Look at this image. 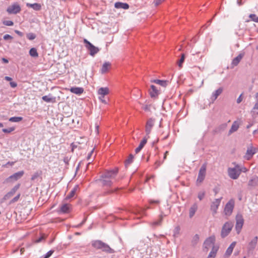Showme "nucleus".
<instances>
[{"label":"nucleus","mask_w":258,"mask_h":258,"mask_svg":"<svg viewBox=\"0 0 258 258\" xmlns=\"http://www.w3.org/2000/svg\"><path fill=\"white\" fill-rule=\"evenodd\" d=\"M92 246L96 249L101 250L102 252L106 253H113L115 251L111 248L107 243L100 240H96L92 241Z\"/></svg>","instance_id":"obj_1"},{"label":"nucleus","mask_w":258,"mask_h":258,"mask_svg":"<svg viewBox=\"0 0 258 258\" xmlns=\"http://www.w3.org/2000/svg\"><path fill=\"white\" fill-rule=\"evenodd\" d=\"M84 43L85 44V47L89 52V54L92 56H94L97 54L100 50V49L93 45L86 39H84Z\"/></svg>","instance_id":"obj_2"},{"label":"nucleus","mask_w":258,"mask_h":258,"mask_svg":"<svg viewBox=\"0 0 258 258\" xmlns=\"http://www.w3.org/2000/svg\"><path fill=\"white\" fill-rule=\"evenodd\" d=\"M235 165L234 167L233 168H229L228 169V174L229 176L233 179H237L239 175V165L236 164L235 163H233Z\"/></svg>","instance_id":"obj_3"},{"label":"nucleus","mask_w":258,"mask_h":258,"mask_svg":"<svg viewBox=\"0 0 258 258\" xmlns=\"http://www.w3.org/2000/svg\"><path fill=\"white\" fill-rule=\"evenodd\" d=\"M233 224L231 222H226L222 227L221 236L222 238L226 237L231 231Z\"/></svg>","instance_id":"obj_4"},{"label":"nucleus","mask_w":258,"mask_h":258,"mask_svg":"<svg viewBox=\"0 0 258 258\" xmlns=\"http://www.w3.org/2000/svg\"><path fill=\"white\" fill-rule=\"evenodd\" d=\"M235 205V201L233 199H230L228 203L225 205L224 213L227 216H230L232 213Z\"/></svg>","instance_id":"obj_5"},{"label":"nucleus","mask_w":258,"mask_h":258,"mask_svg":"<svg viewBox=\"0 0 258 258\" xmlns=\"http://www.w3.org/2000/svg\"><path fill=\"white\" fill-rule=\"evenodd\" d=\"M222 199V197L219 199H216L211 203L210 205V210L213 216H215L217 214V210Z\"/></svg>","instance_id":"obj_6"},{"label":"nucleus","mask_w":258,"mask_h":258,"mask_svg":"<svg viewBox=\"0 0 258 258\" xmlns=\"http://www.w3.org/2000/svg\"><path fill=\"white\" fill-rule=\"evenodd\" d=\"M243 223L244 219L243 218L242 215L240 214H237L236 216L235 229L238 234L240 233L243 226Z\"/></svg>","instance_id":"obj_7"},{"label":"nucleus","mask_w":258,"mask_h":258,"mask_svg":"<svg viewBox=\"0 0 258 258\" xmlns=\"http://www.w3.org/2000/svg\"><path fill=\"white\" fill-rule=\"evenodd\" d=\"M206 163L203 164L202 165L199 170L198 178L197 179V183H202L204 181L206 176Z\"/></svg>","instance_id":"obj_8"},{"label":"nucleus","mask_w":258,"mask_h":258,"mask_svg":"<svg viewBox=\"0 0 258 258\" xmlns=\"http://www.w3.org/2000/svg\"><path fill=\"white\" fill-rule=\"evenodd\" d=\"M24 174V171H20L18 172L15 173L13 175L9 176L5 180L6 182H10L16 181L21 178Z\"/></svg>","instance_id":"obj_9"},{"label":"nucleus","mask_w":258,"mask_h":258,"mask_svg":"<svg viewBox=\"0 0 258 258\" xmlns=\"http://www.w3.org/2000/svg\"><path fill=\"white\" fill-rule=\"evenodd\" d=\"M20 11L21 7L17 3L13 4L7 9V12L10 14H16L19 13Z\"/></svg>","instance_id":"obj_10"},{"label":"nucleus","mask_w":258,"mask_h":258,"mask_svg":"<svg viewBox=\"0 0 258 258\" xmlns=\"http://www.w3.org/2000/svg\"><path fill=\"white\" fill-rule=\"evenodd\" d=\"M215 241V237L214 236H210L207 238L204 243V247L207 250L209 249L210 247L215 246L214 243Z\"/></svg>","instance_id":"obj_11"},{"label":"nucleus","mask_w":258,"mask_h":258,"mask_svg":"<svg viewBox=\"0 0 258 258\" xmlns=\"http://www.w3.org/2000/svg\"><path fill=\"white\" fill-rule=\"evenodd\" d=\"M117 172V169H115L110 171H107L101 176V177L107 178V179L109 178L111 179L115 177Z\"/></svg>","instance_id":"obj_12"},{"label":"nucleus","mask_w":258,"mask_h":258,"mask_svg":"<svg viewBox=\"0 0 258 258\" xmlns=\"http://www.w3.org/2000/svg\"><path fill=\"white\" fill-rule=\"evenodd\" d=\"M155 124V119L150 118L147 121L146 127H145V132L146 133L147 135H149L152 130V127Z\"/></svg>","instance_id":"obj_13"},{"label":"nucleus","mask_w":258,"mask_h":258,"mask_svg":"<svg viewBox=\"0 0 258 258\" xmlns=\"http://www.w3.org/2000/svg\"><path fill=\"white\" fill-rule=\"evenodd\" d=\"M20 186V184L16 185L9 192H8L3 198V200L6 201L10 199L19 188Z\"/></svg>","instance_id":"obj_14"},{"label":"nucleus","mask_w":258,"mask_h":258,"mask_svg":"<svg viewBox=\"0 0 258 258\" xmlns=\"http://www.w3.org/2000/svg\"><path fill=\"white\" fill-rule=\"evenodd\" d=\"M71 205L68 204H62L57 212L59 214H66L70 212Z\"/></svg>","instance_id":"obj_15"},{"label":"nucleus","mask_w":258,"mask_h":258,"mask_svg":"<svg viewBox=\"0 0 258 258\" xmlns=\"http://www.w3.org/2000/svg\"><path fill=\"white\" fill-rule=\"evenodd\" d=\"M149 94L151 98H156L159 94V90L154 85L151 86V89L149 90Z\"/></svg>","instance_id":"obj_16"},{"label":"nucleus","mask_w":258,"mask_h":258,"mask_svg":"<svg viewBox=\"0 0 258 258\" xmlns=\"http://www.w3.org/2000/svg\"><path fill=\"white\" fill-rule=\"evenodd\" d=\"M223 91V89L222 87H220L217 90L213 92L211 97V100L212 102H214L217 97L222 93Z\"/></svg>","instance_id":"obj_17"},{"label":"nucleus","mask_w":258,"mask_h":258,"mask_svg":"<svg viewBox=\"0 0 258 258\" xmlns=\"http://www.w3.org/2000/svg\"><path fill=\"white\" fill-rule=\"evenodd\" d=\"M198 209V205L195 203L189 209V217L192 218Z\"/></svg>","instance_id":"obj_18"},{"label":"nucleus","mask_w":258,"mask_h":258,"mask_svg":"<svg viewBox=\"0 0 258 258\" xmlns=\"http://www.w3.org/2000/svg\"><path fill=\"white\" fill-rule=\"evenodd\" d=\"M42 99L47 103H55L56 102V97L52 96L51 94H49L48 95L43 96L42 97Z\"/></svg>","instance_id":"obj_19"},{"label":"nucleus","mask_w":258,"mask_h":258,"mask_svg":"<svg viewBox=\"0 0 258 258\" xmlns=\"http://www.w3.org/2000/svg\"><path fill=\"white\" fill-rule=\"evenodd\" d=\"M244 54L242 53L239 54L236 57L233 59L231 62V68H233L234 67L237 66L242 57H243Z\"/></svg>","instance_id":"obj_20"},{"label":"nucleus","mask_w":258,"mask_h":258,"mask_svg":"<svg viewBox=\"0 0 258 258\" xmlns=\"http://www.w3.org/2000/svg\"><path fill=\"white\" fill-rule=\"evenodd\" d=\"M239 125H240V123L238 121H237V120L234 121L233 122L232 126L231 127V128L230 129V130L229 131L228 135H230L233 133L237 131L239 127Z\"/></svg>","instance_id":"obj_21"},{"label":"nucleus","mask_w":258,"mask_h":258,"mask_svg":"<svg viewBox=\"0 0 258 258\" xmlns=\"http://www.w3.org/2000/svg\"><path fill=\"white\" fill-rule=\"evenodd\" d=\"M248 185L251 187H254L258 185V176H253L249 180Z\"/></svg>","instance_id":"obj_22"},{"label":"nucleus","mask_w":258,"mask_h":258,"mask_svg":"<svg viewBox=\"0 0 258 258\" xmlns=\"http://www.w3.org/2000/svg\"><path fill=\"white\" fill-rule=\"evenodd\" d=\"M255 153V151L254 149H253L252 147L248 148L247 151H246V154H245V158L246 159L249 160V159H250L252 157V156Z\"/></svg>","instance_id":"obj_23"},{"label":"nucleus","mask_w":258,"mask_h":258,"mask_svg":"<svg viewBox=\"0 0 258 258\" xmlns=\"http://www.w3.org/2000/svg\"><path fill=\"white\" fill-rule=\"evenodd\" d=\"M70 91L71 92L80 95L84 92V89L82 87H72L70 88Z\"/></svg>","instance_id":"obj_24"},{"label":"nucleus","mask_w":258,"mask_h":258,"mask_svg":"<svg viewBox=\"0 0 258 258\" xmlns=\"http://www.w3.org/2000/svg\"><path fill=\"white\" fill-rule=\"evenodd\" d=\"M147 142V138L146 137H144L141 141L139 146L135 149L136 153H138L143 149Z\"/></svg>","instance_id":"obj_25"},{"label":"nucleus","mask_w":258,"mask_h":258,"mask_svg":"<svg viewBox=\"0 0 258 258\" xmlns=\"http://www.w3.org/2000/svg\"><path fill=\"white\" fill-rule=\"evenodd\" d=\"M115 8L116 9H122L127 10L129 8V5L127 3L117 2L115 4Z\"/></svg>","instance_id":"obj_26"},{"label":"nucleus","mask_w":258,"mask_h":258,"mask_svg":"<svg viewBox=\"0 0 258 258\" xmlns=\"http://www.w3.org/2000/svg\"><path fill=\"white\" fill-rule=\"evenodd\" d=\"M151 82L152 83H155L156 84H159V85L162 87H166L169 83V81L167 80H152Z\"/></svg>","instance_id":"obj_27"},{"label":"nucleus","mask_w":258,"mask_h":258,"mask_svg":"<svg viewBox=\"0 0 258 258\" xmlns=\"http://www.w3.org/2000/svg\"><path fill=\"white\" fill-rule=\"evenodd\" d=\"M109 93V89L107 87H101L98 90V94L100 96H105Z\"/></svg>","instance_id":"obj_28"},{"label":"nucleus","mask_w":258,"mask_h":258,"mask_svg":"<svg viewBox=\"0 0 258 258\" xmlns=\"http://www.w3.org/2000/svg\"><path fill=\"white\" fill-rule=\"evenodd\" d=\"M257 237L255 236L249 243V244H248L249 250L253 249L255 247V246L257 244Z\"/></svg>","instance_id":"obj_29"},{"label":"nucleus","mask_w":258,"mask_h":258,"mask_svg":"<svg viewBox=\"0 0 258 258\" xmlns=\"http://www.w3.org/2000/svg\"><path fill=\"white\" fill-rule=\"evenodd\" d=\"M219 249V247L217 246H214L210 252L209 253L207 258H215L217 251Z\"/></svg>","instance_id":"obj_30"},{"label":"nucleus","mask_w":258,"mask_h":258,"mask_svg":"<svg viewBox=\"0 0 258 258\" xmlns=\"http://www.w3.org/2000/svg\"><path fill=\"white\" fill-rule=\"evenodd\" d=\"M111 66V63L108 61L105 62L101 69V73L104 74L106 73Z\"/></svg>","instance_id":"obj_31"},{"label":"nucleus","mask_w":258,"mask_h":258,"mask_svg":"<svg viewBox=\"0 0 258 258\" xmlns=\"http://www.w3.org/2000/svg\"><path fill=\"white\" fill-rule=\"evenodd\" d=\"M100 180L101 181L103 185L110 186L112 185L111 179L107 178L101 177Z\"/></svg>","instance_id":"obj_32"},{"label":"nucleus","mask_w":258,"mask_h":258,"mask_svg":"<svg viewBox=\"0 0 258 258\" xmlns=\"http://www.w3.org/2000/svg\"><path fill=\"white\" fill-rule=\"evenodd\" d=\"M235 244H236V242H233L230 245V246L228 247V248L227 249L226 252H225V254L227 256H229L232 253L233 248H234V247L235 246Z\"/></svg>","instance_id":"obj_33"},{"label":"nucleus","mask_w":258,"mask_h":258,"mask_svg":"<svg viewBox=\"0 0 258 258\" xmlns=\"http://www.w3.org/2000/svg\"><path fill=\"white\" fill-rule=\"evenodd\" d=\"M227 123H224L220 124L217 127H216L215 130V132L216 133H220L223 131H224L227 127Z\"/></svg>","instance_id":"obj_34"},{"label":"nucleus","mask_w":258,"mask_h":258,"mask_svg":"<svg viewBox=\"0 0 258 258\" xmlns=\"http://www.w3.org/2000/svg\"><path fill=\"white\" fill-rule=\"evenodd\" d=\"M27 6L32 8L35 11H39L41 8V5L38 3L27 4Z\"/></svg>","instance_id":"obj_35"},{"label":"nucleus","mask_w":258,"mask_h":258,"mask_svg":"<svg viewBox=\"0 0 258 258\" xmlns=\"http://www.w3.org/2000/svg\"><path fill=\"white\" fill-rule=\"evenodd\" d=\"M78 188V185H75V187L73 188V189L71 191V192L69 193V194L67 196L66 199H70L72 198H73L75 195V193Z\"/></svg>","instance_id":"obj_36"},{"label":"nucleus","mask_w":258,"mask_h":258,"mask_svg":"<svg viewBox=\"0 0 258 258\" xmlns=\"http://www.w3.org/2000/svg\"><path fill=\"white\" fill-rule=\"evenodd\" d=\"M30 55L33 57H37L38 56V53L37 49L35 48H32L29 50Z\"/></svg>","instance_id":"obj_37"},{"label":"nucleus","mask_w":258,"mask_h":258,"mask_svg":"<svg viewBox=\"0 0 258 258\" xmlns=\"http://www.w3.org/2000/svg\"><path fill=\"white\" fill-rule=\"evenodd\" d=\"M162 217L161 216L160 217V218L157 220V221H154L153 222H152L151 223V225L153 227H155L157 226H159L161 225V223L162 222Z\"/></svg>","instance_id":"obj_38"},{"label":"nucleus","mask_w":258,"mask_h":258,"mask_svg":"<svg viewBox=\"0 0 258 258\" xmlns=\"http://www.w3.org/2000/svg\"><path fill=\"white\" fill-rule=\"evenodd\" d=\"M23 119L22 117L14 116L9 118V121L11 122H18L21 121Z\"/></svg>","instance_id":"obj_39"},{"label":"nucleus","mask_w":258,"mask_h":258,"mask_svg":"<svg viewBox=\"0 0 258 258\" xmlns=\"http://www.w3.org/2000/svg\"><path fill=\"white\" fill-rule=\"evenodd\" d=\"M134 156L132 154H130L125 162V165L126 167L127 165H130L133 161Z\"/></svg>","instance_id":"obj_40"},{"label":"nucleus","mask_w":258,"mask_h":258,"mask_svg":"<svg viewBox=\"0 0 258 258\" xmlns=\"http://www.w3.org/2000/svg\"><path fill=\"white\" fill-rule=\"evenodd\" d=\"M184 59H185V55H184V54L183 53L181 54V58L177 62L178 66L179 68L182 67V63L184 61Z\"/></svg>","instance_id":"obj_41"},{"label":"nucleus","mask_w":258,"mask_h":258,"mask_svg":"<svg viewBox=\"0 0 258 258\" xmlns=\"http://www.w3.org/2000/svg\"><path fill=\"white\" fill-rule=\"evenodd\" d=\"M199 240V236L198 234H196L192 240V244L193 245H196Z\"/></svg>","instance_id":"obj_42"},{"label":"nucleus","mask_w":258,"mask_h":258,"mask_svg":"<svg viewBox=\"0 0 258 258\" xmlns=\"http://www.w3.org/2000/svg\"><path fill=\"white\" fill-rule=\"evenodd\" d=\"M205 196V191H201L199 192L198 195V198L200 200L202 201Z\"/></svg>","instance_id":"obj_43"},{"label":"nucleus","mask_w":258,"mask_h":258,"mask_svg":"<svg viewBox=\"0 0 258 258\" xmlns=\"http://www.w3.org/2000/svg\"><path fill=\"white\" fill-rule=\"evenodd\" d=\"M36 37V35L33 33H29L27 34V38L30 40H34Z\"/></svg>","instance_id":"obj_44"},{"label":"nucleus","mask_w":258,"mask_h":258,"mask_svg":"<svg viewBox=\"0 0 258 258\" xmlns=\"http://www.w3.org/2000/svg\"><path fill=\"white\" fill-rule=\"evenodd\" d=\"M249 17L253 22L258 23V17L255 14H250Z\"/></svg>","instance_id":"obj_45"},{"label":"nucleus","mask_w":258,"mask_h":258,"mask_svg":"<svg viewBox=\"0 0 258 258\" xmlns=\"http://www.w3.org/2000/svg\"><path fill=\"white\" fill-rule=\"evenodd\" d=\"M179 232H180L179 227V226L176 227L174 230L173 236L174 237H177L178 236V235L179 234Z\"/></svg>","instance_id":"obj_46"},{"label":"nucleus","mask_w":258,"mask_h":258,"mask_svg":"<svg viewBox=\"0 0 258 258\" xmlns=\"http://www.w3.org/2000/svg\"><path fill=\"white\" fill-rule=\"evenodd\" d=\"M15 128L13 127H10L9 128H4L3 129V132L5 133H10L11 132L14 131Z\"/></svg>","instance_id":"obj_47"},{"label":"nucleus","mask_w":258,"mask_h":258,"mask_svg":"<svg viewBox=\"0 0 258 258\" xmlns=\"http://www.w3.org/2000/svg\"><path fill=\"white\" fill-rule=\"evenodd\" d=\"M253 112L254 113L258 115V103H256L253 107Z\"/></svg>","instance_id":"obj_48"},{"label":"nucleus","mask_w":258,"mask_h":258,"mask_svg":"<svg viewBox=\"0 0 258 258\" xmlns=\"http://www.w3.org/2000/svg\"><path fill=\"white\" fill-rule=\"evenodd\" d=\"M3 24L6 26H11L14 25V23L12 21H4Z\"/></svg>","instance_id":"obj_49"},{"label":"nucleus","mask_w":258,"mask_h":258,"mask_svg":"<svg viewBox=\"0 0 258 258\" xmlns=\"http://www.w3.org/2000/svg\"><path fill=\"white\" fill-rule=\"evenodd\" d=\"M239 174H240L242 172H246L247 170V169L244 167V166H240L239 165Z\"/></svg>","instance_id":"obj_50"},{"label":"nucleus","mask_w":258,"mask_h":258,"mask_svg":"<svg viewBox=\"0 0 258 258\" xmlns=\"http://www.w3.org/2000/svg\"><path fill=\"white\" fill-rule=\"evenodd\" d=\"M54 252L53 250H50L49 251H48L45 255H44L43 258H49L52 254Z\"/></svg>","instance_id":"obj_51"},{"label":"nucleus","mask_w":258,"mask_h":258,"mask_svg":"<svg viewBox=\"0 0 258 258\" xmlns=\"http://www.w3.org/2000/svg\"><path fill=\"white\" fill-rule=\"evenodd\" d=\"M20 197V194H19L18 195H17L15 197H14L11 201V203H15L18 201Z\"/></svg>","instance_id":"obj_52"},{"label":"nucleus","mask_w":258,"mask_h":258,"mask_svg":"<svg viewBox=\"0 0 258 258\" xmlns=\"http://www.w3.org/2000/svg\"><path fill=\"white\" fill-rule=\"evenodd\" d=\"M164 0H154V3L155 6H157L163 2Z\"/></svg>","instance_id":"obj_53"},{"label":"nucleus","mask_w":258,"mask_h":258,"mask_svg":"<svg viewBox=\"0 0 258 258\" xmlns=\"http://www.w3.org/2000/svg\"><path fill=\"white\" fill-rule=\"evenodd\" d=\"M4 39L6 40L8 39L12 40L13 39V37L9 34H6L4 36Z\"/></svg>","instance_id":"obj_54"},{"label":"nucleus","mask_w":258,"mask_h":258,"mask_svg":"<svg viewBox=\"0 0 258 258\" xmlns=\"http://www.w3.org/2000/svg\"><path fill=\"white\" fill-rule=\"evenodd\" d=\"M99 99L102 103H107V101L104 99V96L99 95Z\"/></svg>","instance_id":"obj_55"},{"label":"nucleus","mask_w":258,"mask_h":258,"mask_svg":"<svg viewBox=\"0 0 258 258\" xmlns=\"http://www.w3.org/2000/svg\"><path fill=\"white\" fill-rule=\"evenodd\" d=\"M94 149H93L90 152V153L88 154L87 155V159L88 160H89L91 158V157L92 156L93 152H94Z\"/></svg>","instance_id":"obj_56"},{"label":"nucleus","mask_w":258,"mask_h":258,"mask_svg":"<svg viewBox=\"0 0 258 258\" xmlns=\"http://www.w3.org/2000/svg\"><path fill=\"white\" fill-rule=\"evenodd\" d=\"M39 176V174L37 172L35 173L31 177V180H34Z\"/></svg>","instance_id":"obj_57"},{"label":"nucleus","mask_w":258,"mask_h":258,"mask_svg":"<svg viewBox=\"0 0 258 258\" xmlns=\"http://www.w3.org/2000/svg\"><path fill=\"white\" fill-rule=\"evenodd\" d=\"M10 86L12 88H15L17 86V83L15 82H10Z\"/></svg>","instance_id":"obj_58"},{"label":"nucleus","mask_w":258,"mask_h":258,"mask_svg":"<svg viewBox=\"0 0 258 258\" xmlns=\"http://www.w3.org/2000/svg\"><path fill=\"white\" fill-rule=\"evenodd\" d=\"M142 109L145 111H149L150 110V107L149 105H146L142 107Z\"/></svg>","instance_id":"obj_59"},{"label":"nucleus","mask_w":258,"mask_h":258,"mask_svg":"<svg viewBox=\"0 0 258 258\" xmlns=\"http://www.w3.org/2000/svg\"><path fill=\"white\" fill-rule=\"evenodd\" d=\"M70 158H69L68 157H66L63 159V161L66 164H68L70 161Z\"/></svg>","instance_id":"obj_60"},{"label":"nucleus","mask_w":258,"mask_h":258,"mask_svg":"<svg viewBox=\"0 0 258 258\" xmlns=\"http://www.w3.org/2000/svg\"><path fill=\"white\" fill-rule=\"evenodd\" d=\"M15 32L21 37L23 36V33L19 30H15Z\"/></svg>","instance_id":"obj_61"},{"label":"nucleus","mask_w":258,"mask_h":258,"mask_svg":"<svg viewBox=\"0 0 258 258\" xmlns=\"http://www.w3.org/2000/svg\"><path fill=\"white\" fill-rule=\"evenodd\" d=\"M213 190L215 194V195H216L219 192V189L218 187H216L214 188Z\"/></svg>","instance_id":"obj_62"},{"label":"nucleus","mask_w":258,"mask_h":258,"mask_svg":"<svg viewBox=\"0 0 258 258\" xmlns=\"http://www.w3.org/2000/svg\"><path fill=\"white\" fill-rule=\"evenodd\" d=\"M86 220V218H85L83 220V221L81 223H80L79 224H78L76 227H81L83 224H84V223L85 222Z\"/></svg>","instance_id":"obj_63"},{"label":"nucleus","mask_w":258,"mask_h":258,"mask_svg":"<svg viewBox=\"0 0 258 258\" xmlns=\"http://www.w3.org/2000/svg\"><path fill=\"white\" fill-rule=\"evenodd\" d=\"M242 95L241 94L237 99V103H240L242 101Z\"/></svg>","instance_id":"obj_64"}]
</instances>
